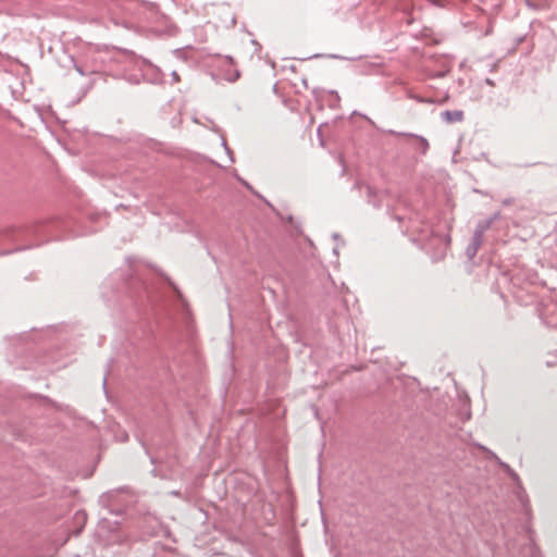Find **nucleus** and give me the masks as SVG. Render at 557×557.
<instances>
[{
  "instance_id": "obj_1",
  "label": "nucleus",
  "mask_w": 557,
  "mask_h": 557,
  "mask_svg": "<svg viewBox=\"0 0 557 557\" xmlns=\"http://www.w3.org/2000/svg\"><path fill=\"white\" fill-rule=\"evenodd\" d=\"M410 227L412 232L418 233V240L423 243L425 247H431L433 242L442 247V255L447 249L450 243L448 235L437 236L432 225L424 222L419 214L414 218H410Z\"/></svg>"
},
{
  "instance_id": "obj_2",
  "label": "nucleus",
  "mask_w": 557,
  "mask_h": 557,
  "mask_svg": "<svg viewBox=\"0 0 557 557\" xmlns=\"http://www.w3.org/2000/svg\"><path fill=\"white\" fill-rule=\"evenodd\" d=\"M134 503V496L125 488H117L106 492L99 496V504L110 513L123 515Z\"/></svg>"
},
{
  "instance_id": "obj_3",
  "label": "nucleus",
  "mask_w": 557,
  "mask_h": 557,
  "mask_svg": "<svg viewBox=\"0 0 557 557\" xmlns=\"http://www.w3.org/2000/svg\"><path fill=\"white\" fill-rule=\"evenodd\" d=\"M46 221H34L23 225H11L0 231V242L18 243L41 233Z\"/></svg>"
},
{
  "instance_id": "obj_4",
  "label": "nucleus",
  "mask_w": 557,
  "mask_h": 557,
  "mask_svg": "<svg viewBox=\"0 0 557 557\" xmlns=\"http://www.w3.org/2000/svg\"><path fill=\"white\" fill-rule=\"evenodd\" d=\"M486 231L478 224L475 225L474 232L470 238L468 246L466 247V256L468 260H473L483 243V235Z\"/></svg>"
},
{
  "instance_id": "obj_5",
  "label": "nucleus",
  "mask_w": 557,
  "mask_h": 557,
  "mask_svg": "<svg viewBox=\"0 0 557 557\" xmlns=\"http://www.w3.org/2000/svg\"><path fill=\"white\" fill-rule=\"evenodd\" d=\"M355 187L361 193L363 189L367 193L368 202L371 203L373 207L379 208L380 205V198L381 196L379 193L370 185L368 184H361L356 183Z\"/></svg>"
},
{
  "instance_id": "obj_6",
  "label": "nucleus",
  "mask_w": 557,
  "mask_h": 557,
  "mask_svg": "<svg viewBox=\"0 0 557 557\" xmlns=\"http://www.w3.org/2000/svg\"><path fill=\"white\" fill-rule=\"evenodd\" d=\"M555 315H557L555 307L550 308V306H545L540 311V317L547 326L557 327V317Z\"/></svg>"
},
{
  "instance_id": "obj_7",
  "label": "nucleus",
  "mask_w": 557,
  "mask_h": 557,
  "mask_svg": "<svg viewBox=\"0 0 557 557\" xmlns=\"http://www.w3.org/2000/svg\"><path fill=\"white\" fill-rule=\"evenodd\" d=\"M441 117L446 123H456L463 120V111L461 110H446L441 112Z\"/></svg>"
},
{
  "instance_id": "obj_8",
  "label": "nucleus",
  "mask_w": 557,
  "mask_h": 557,
  "mask_svg": "<svg viewBox=\"0 0 557 557\" xmlns=\"http://www.w3.org/2000/svg\"><path fill=\"white\" fill-rule=\"evenodd\" d=\"M389 133H392V134H396V135H399V136H410V137H414L416 139H418V140H419V143H420V147H419V149H420V151H421L423 154H424V153H426V151H428V149H429V143H428V140H426L424 137H422V136L414 135V134H407V133H396V132H394V131H389Z\"/></svg>"
},
{
  "instance_id": "obj_9",
  "label": "nucleus",
  "mask_w": 557,
  "mask_h": 557,
  "mask_svg": "<svg viewBox=\"0 0 557 557\" xmlns=\"http://www.w3.org/2000/svg\"><path fill=\"white\" fill-rule=\"evenodd\" d=\"M479 447H480L482 450L486 451V453L488 454V458H490V459L495 460V461L499 465V467H500V468H502L506 473H508L510 470H512V469L510 468V466H509L508 463H506V462L502 461V460L497 457V455H496L495 453H493L492 450L487 449L485 446L480 445Z\"/></svg>"
},
{
  "instance_id": "obj_10",
  "label": "nucleus",
  "mask_w": 557,
  "mask_h": 557,
  "mask_svg": "<svg viewBox=\"0 0 557 557\" xmlns=\"http://www.w3.org/2000/svg\"><path fill=\"white\" fill-rule=\"evenodd\" d=\"M479 447H480L482 450L486 451V453L488 454V458H490V459L495 460V461L499 465V467H500V468H502L506 473H508L510 470H512V469L510 468V466H509L508 463H506V462L502 461V460L497 457V455H496L495 453H493L492 450L487 449L485 446L480 445Z\"/></svg>"
},
{
  "instance_id": "obj_11",
  "label": "nucleus",
  "mask_w": 557,
  "mask_h": 557,
  "mask_svg": "<svg viewBox=\"0 0 557 557\" xmlns=\"http://www.w3.org/2000/svg\"><path fill=\"white\" fill-rule=\"evenodd\" d=\"M479 447H480L482 450L486 451V453L488 454V458H490V459L495 460V461L499 465V467H500V468H502L506 473H508L510 470H512V469L510 468V466H509L508 463H506V462L502 461V460L497 457V455H496L495 453H493L492 450L487 449L485 446L480 445Z\"/></svg>"
},
{
  "instance_id": "obj_12",
  "label": "nucleus",
  "mask_w": 557,
  "mask_h": 557,
  "mask_svg": "<svg viewBox=\"0 0 557 557\" xmlns=\"http://www.w3.org/2000/svg\"><path fill=\"white\" fill-rule=\"evenodd\" d=\"M502 218V214L499 211L494 212L490 218L486 220H481L476 224L481 226L483 230L487 231L494 222L498 221Z\"/></svg>"
},
{
  "instance_id": "obj_13",
  "label": "nucleus",
  "mask_w": 557,
  "mask_h": 557,
  "mask_svg": "<svg viewBox=\"0 0 557 557\" xmlns=\"http://www.w3.org/2000/svg\"><path fill=\"white\" fill-rule=\"evenodd\" d=\"M408 97L410 99H413L420 103H432L433 101L429 98H424V97H421V96H418V95H414V94H408Z\"/></svg>"
},
{
  "instance_id": "obj_14",
  "label": "nucleus",
  "mask_w": 557,
  "mask_h": 557,
  "mask_svg": "<svg viewBox=\"0 0 557 557\" xmlns=\"http://www.w3.org/2000/svg\"><path fill=\"white\" fill-rule=\"evenodd\" d=\"M524 550H527L528 553H530L531 557H541L540 556V553L537 550V548L533 545V544H528L525 547H524Z\"/></svg>"
},
{
  "instance_id": "obj_15",
  "label": "nucleus",
  "mask_w": 557,
  "mask_h": 557,
  "mask_svg": "<svg viewBox=\"0 0 557 557\" xmlns=\"http://www.w3.org/2000/svg\"><path fill=\"white\" fill-rule=\"evenodd\" d=\"M510 479L519 486V488H522L521 487V481H520V478L519 475L517 474V472L512 469L510 470L508 473H507Z\"/></svg>"
},
{
  "instance_id": "obj_16",
  "label": "nucleus",
  "mask_w": 557,
  "mask_h": 557,
  "mask_svg": "<svg viewBox=\"0 0 557 557\" xmlns=\"http://www.w3.org/2000/svg\"><path fill=\"white\" fill-rule=\"evenodd\" d=\"M480 63H484V65L488 67L491 72L494 71L497 66V62H491L490 60H482Z\"/></svg>"
},
{
  "instance_id": "obj_17",
  "label": "nucleus",
  "mask_w": 557,
  "mask_h": 557,
  "mask_svg": "<svg viewBox=\"0 0 557 557\" xmlns=\"http://www.w3.org/2000/svg\"><path fill=\"white\" fill-rule=\"evenodd\" d=\"M76 519L79 520V521L81 520L85 521L86 520V513L84 511H77L76 512Z\"/></svg>"
},
{
  "instance_id": "obj_18",
  "label": "nucleus",
  "mask_w": 557,
  "mask_h": 557,
  "mask_svg": "<svg viewBox=\"0 0 557 557\" xmlns=\"http://www.w3.org/2000/svg\"><path fill=\"white\" fill-rule=\"evenodd\" d=\"M518 497L520 498L523 506L527 507L528 499H527L525 495H522V493H519ZM525 509L529 510V508H525Z\"/></svg>"
},
{
  "instance_id": "obj_19",
  "label": "nucleus",
  "mask_w": 557,
  "mask_h": 557,
  "mask_svg": "<svg viewBox=\"0 0 557 557\" xmlns=\"http://www.w3.org/2000/svg\"><path fill=\"white\" fill-rule=\"evenodd\" d=\"M222 145H223V147H224V149H225L226 153H227V154H232V151H231V149L227 147L226 143H225V141H223V143H222ZM230 160L233 162V158H232V156H230Z\"/></svg>"
},
{
  "instance_id": "obj_20",
  "label": "nucleus",
  "mask_w": 557,
  "mask_h": 557,
  "mask_svg": "<svg viewBox=\"0 0 557 557\" xmlns=\"http://www.w3.org/2000/svg\"><path fill=\"white\" fill-rule=\"evenodd\" d=\"M513 202V199L512 198H505L502 200V205L503 206H509Z\"/></svg>"
},
{
  "instance_id": "obj_21",
  "label": "nucleus",
  "mask_w": 557,
  "mask_h": 557,
  "mask_svg": "<svg viewBox=\"0 0 557 557\" xmlns=\"http://www.w3.org/2000/svg\"><path fill=\"white\" fill-rule=\"evenodd\" d=\"M239 77V72L236 71L233 76L227 77L228 82H235Z\"/></svg>"
},
{
  "instance_id": "obj_22",
  "label": "nucleus",
  "mask_w": 557,
  "mask_h": 557,
  "mask_svg": "<svg viewBox=\"0 0 557 557\" xmlns=\"http://www.w3.org/2000/svg\"><path fill=\"white\" fill-rule=\"evenodd\" d=\"M330 94H331L332 96H334V98H335V102H336V103H338V102H339V96H338V94H337L335 90H331V91H330ZM336 106H337V104H334V107H336Z\"/></svg>"
},
{
  "instance_id": "obj_23",
  "label": "nucleus",
  "mask_w": 557,
  "mask_h": 557,
  "mask_svg": "<svg viewBox=\"0 0 557 557\" xmlns=\"http://www.w3.org/2000/svg\"><path fill=\"white\" fill-rule=\"evenodd\" d=\"M75 70L77 71V73H78L79 75H85V72H84V70H83V67H82V66H79V65L75 64Z\"/></svg>"
},
{
  "instance_id": "obj_24",
  "label": "nucleus",
  "mask_w": 557,
  "mask_h": 557,
  "mask_svg": "<svg viewBox=\"0 0 557 557\" xmlns=\"http://www.w3.org/2000/svg\"><path fill=\"white\" fill-rule=\"evenodd\" d=\"M171 76H172V78H173V81H174V82H178V81H180V76H178V74H177L175 71H173V72L171 73Z\"/></svg>"
},
{
  "instance_id": "obj_25",
  "label": "nucleus",
  "mask_w": 557,
  "mask_h": 557,
  "mask_svg": "<svg viewBox=\"0 0 557 557\" xmlns=\"http://www.w3.org/2000/svg\"><path fill=\"white\" fill-rule=\"evenodd\" d=\"M485 83H486L487 85H490V86H494V85H495L494 81H493V79H491V78H485Z\"/></svg>"
},
{
  "instance_id": "obj_26",
  "label": "nucleus",
  "mask_w": 557,
  "mask_h": 557,
  "mask_svg": "<svg viewBox=\"0 0 557 557\" xmlns=\"http://www.w3.org/2000/svg\"><path fill=\"white\" fill-rule=\"evenodd\" d=\"M235 24H236V18H235V15H234V14H232V15H231V25H232V26H235Z\"/></svg>"
},
{
  "instance_id": "obj_27",
  "label": "nucleus",
  "mask_w": 557,
  "mask_h": 557,
  "mask_svg": "<svg viewBox=\"0 0 557 557\" xmlns=\"http://www.w3.org/2000/svg\"><path fill=\"white\" fill-rule=\"evenodd\" d=\"M11 252H12V250L0 251V256L9 255Z\"/></svg>"
},
{
  "instance_id": "obj_28",
  "label": "nucleus",
  "mask_w": 557,
  "mask_h": 557,
  "mask_svg": "<svg viewBox=\"0 0 557 557\" xmlns=\"http://www.w3.org/2000/svg\"><path fill=\"white\" fill-rule=\"evenodd\" d=\"M171 494H172V495H175V496H178V495H180V492H177V491H172V492H171Z\"/></svg>"
},
{
  "instance_id": "obj_29",
  "label": "nucleus",
  "mask_w": 557,
  "mask_h": 557,
  "mask_svg": "<svg viewBox=\"0 0 557 557\" xmlns=\"http://www.w3.org/2000/svg\"><path fill=\"white\" fill-rule=\"evenodd\" d=\"M512 293H513L515 297H516L518 300H520V296H519L515 290H512Z\"/></svg>"
},
{
  "instance_id": "obj_30",
  "label": "nucleus",
  "mask_w": 557,
  "mask_h": 557,
  "mask_svg": "<svg viewBox=\"0 0 557 557\" xmlns=\"http://www.w3.org/2000/svg\"><path fill=\"white\" fill-rule=\"evenodd\" d=\"M30 246H26V248H29ZM25 249V247H20V248H16L15 250H23Z\"/></svg>"
},
{
  "instance_id": "obj_31",
  "label": "nucleus",
  "mask_w": 557,
  "mask_h": 557,
  "mask_svg": "<svg viewBox=\"0 0 557 557\" xmlns=\"http://www.w3.org/2000/svg\"><path fill=\"white\" fill-rule=\"evenodd\" d=\"M516 280L517 278H513V277L511 278L512 286H516Z\"/></svg>"
},
{
  "instance_id": "obj_32",
  "label": "nucleus",
  "mask_w": 557,
  "mask_h": 557,
  "mask_svg": "<svg viewBox=\"0 0 557 557\" xmlns=\"http://www.w3.org/2000/svg\"><path fill=\"white\" fill-rule=\"evenodd\" d=\"M333 252H334V255H338V250H337V248H334V249H333Z\"/></svg>"
},
{
  "instance_id": "obj_33",
  "label": "nucleus",
  "mask_w": 557,
  "mask_h": 557,
  "mask_svg": "<svg viewBox=\"0 0 557 557\" xmlns=\"http://www.w3.org/2000/svg\"><path fill=\"white\" fill-rule=\"evenodd\" d=\"M333 237H334V239H337L338 238V234H336V233L333 234Z\"/></svg>"
},
{
  "instance_id": "obj_34",
  "label": "nucleus",
  "mask_w": 557,
  "mask_h": 557,
  "mask_svg": "<svg viewBox=\"0 0 557 557\" xmlns=\"http://www.w3.org/2000/svg\"><path fill=\"white\" fill-rule=\"evenodd\" d=\"M107 377L103 379V387H106Z\"/></svg>"
}]
</instances>
